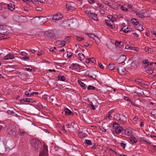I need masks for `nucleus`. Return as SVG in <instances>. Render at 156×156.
<instances>
[{
	"instance_id": "1",
	"label": "nucleus",
	"mask_w": 156,
	"mask_h": 156,
	"mask_svg": "<svg viewBox=\"0 0 156 156\" xmlns=\"http://www.w3.org/2000/svg\"><path fill=\"white\" fill-rule=\"evenodd\" d=\"M32 144V149L35 152H38L41 149V144L38 140H33L31 141Z\"/></svg>"
},
{
	"instance_id": "2",
	"label": "nucleus",
	"mask_w": 156,
	"mask_h": 156,
	"mask_svg": "<svg viewBox=\"0 0 156 156\" xmlns=\"http://www.w3.org/2000/svg\"><path fill=\"white\" fill-rule=\"evenodd\" d=\"M107 17L109 19L106 20V23L109 28L113 29L115 27L114 23L116 21V19L110 15H108Z\"/></svg>"
},
{
	"instance_id": "3",
	"label": "nucleus",
	"mask_w": 156,
	"mask_h": 156,
	"mask_svg": "<svg viewBox=\"0 0 156 156\" xmlns=\"http://www.w3.org/2000/svg\"><path fill=\"white\" fill-rule=\"evenodd\" d=\"M113 127L115 129V132L117 133H120L123 131L122 127L116 122L113 123Z\"/></svg>"
},
{
	"instance_id": "4",
	"label": "nucleus",
	"mask_w": 156,
	"mask_h": 156,
	"mask_svg": "<svg viewBox=\"0 0 156 156\" xmlns=\"http://www.w3.org/2000/svg\"><path fill=\"white\" fill-rule=\"evenodd\" d=\"M116 68L118 70L119 73L120 75H123L125 74L126 69L124 66L119 65L117 66Z\"/></svg>"
},
{
	"instance_id": "5",
	"label": "nucleus",
	"mask_w": 156,
	"mask_h": 156,
	"mask_svg": "<svg viewBox=\"0 0 156 156\" xmlns=\"http://www.w3.org/2000/svg\"><path fill=\"white\" fill-rule=\"evenodd\" d=\"M8 133L10 134L15 135L16 133V127L14 126H9V128L7 130Z\"/></svg>"
},
{
	"instance_id": "6",
	"label": "nucleus",
	"mask_w": 156,
	"mask_h": 156,
	"mask_svg": "<svg viewBox=\"0 0 156 156\" xmlns=\"http://www.w3.org/2000/svg\"><path fill=\"white\" fill-rule=\"evenodd\" d=\"M63 17V16L60 13H58L53 16L52 20L55 22H56L61 20Z\"/></svg>"
},
{
	"instance_id": "7",
	"label": "nucleus",
	"mask_w": 156,
	"mask_h": 156,
	"mask_svg": "<svg viewBox=\"0 0 156 156\" xmlns=\"http://www.w3.org/2000/svg\"><path fill=\"white\" fill-rule=\"evenodd\" d=\"M7 28L6 26L0 25V34L4 35L8 33L7 31Z\"/></svg>"
},
{
	"instance_id": "8",
	"label": "nucleus",
	"mask_w": 156,
	"mask_h": 156,
	"mask_svg": "<svg viewBox=\"0 0 156 156\" xmlns=\"http://www.w3.org/2000/svg\"><path fill=\"white\" fill-rule=\"evenodd\" d=\"M40 156H48L47 146H44L41 152H40Z\"/></svg>"
},
{
	"instance_id": "9",
	"label": "nucleus",
	"mask_w": 156,
	"mask_h": 156,
	"mask_svg": "<svg viewBox=\"0 0 156 156\" xmlns=\"http://www.w3.org/2000/svg\"><path fill=\"white\" fill-rule=\"evenodd\" d=\"M40 24H43L48 21V18L45 17H41L37 20Z\"/></svg>"
},
{
	"instance_id": "10",
	"label": "nucleus",
	"mask_w": 156,
	"mask_h": 156,
	"mask_svg": "<svg viewBox=\"0 0 156 156\" xmlns=\"http://www.w3.org/2000/svg\"><path fill=\"white\" fill-rule=\"evenodd\" d=\"M143 63H144V67L146 69L147 66H152L153 64L152 62H149L148 60L145 59L143 61Z\"/></svg>"
},
{
	"instance_id": "11",
	"label": "nucleus",
	"mask_w": 156,
	"mask_h": 156,
	"mask_svg": "<svg viewBox=\"0 0 156 156\" xmlns=\"http://www.w3.org/2000/svg\"><path fill=\"white\" fill-rule=\"evenodd\" d=\"M44 35L46 37L49 38H51L53 35L52 32L51 30L45 32L44 33Z\"/></svg>"
},
{
	"instance_id": "12",
	"label": "nucleus",
	"mask_w": 156,
	"mask_h": 156,
	"mask_svg": "<svg viewBox=\"0 0 156 156\" xmlns=\"http://www.w3.org/2000/svg\"><path fill=\"white\" fill-rule=\"evenodd\" d=\"M97 16V14L94 13H90V14H89V16L90 18L96 21L98 20Z\"/></svg>"
},
{
	"instance_id": "13",
	"label": "nucleus",
	"mask_w": 156,
	"mask_h": 156,
	"mask_svg": "<svg viewBox=\"0 0 156 156\" xmlns=\"http://www.w3.org/2000/svg\"><path fill=\"white\" fill-rule=\"evenodd\" d=\"M6 5L8 9L10 11H12L15 9V5L11 3L7 4Z\"/></svg>"
},
{
	"instance_id": "14",
	"label": "nucleus",
	"mask_w": 156,
	"mask_h": 156,
	"mask_svg": "<svg viewBox=\"0 0 156 156\" xmlns=\"http://www.w3.org/2000/svg\"><path fill=\"white\" fill-rule=\"evenodd\" d=\"M126 56L125 55H122L118 58L119 62L122 63L124 62L126 59Z\"/></svg>"
},
{
	"instance_id": "15",
	"label": "nucleus",
	"mask_w": 156,
	"mask_h": 156,
	"mask_svg": "<svg viewBox=\"0 0 156 156\" xmlns=\"http://www.w3.org/2000/svg\"><path fill=\"white\" fill-rule=\"evenodd\" d=\"M135 14L136 15L141 18H143L145 16L144 15L145 14L142 12H136Z\"/></svg>"
},
{
	"instance_id": "16",
	"label": "nucleus",
	"mask_w": 156,
	"mask_h": 156,
	"mask_svg": "<svg viewBox=\"0 0 156 156\" xmlns=\"http://www.w3.org/2000/svg\"><path fill=\"white\" fill-rule=\"evenodd\" d=\"M66 41H59L56 42V44L58 45L59 44L60 47H62L65 46L66 44Z\"/></svg>"
},
{
	"instance_id": "17",
	"label": "nucleus",
	"mask_w": 156,
	"mask_h": 156,
	"mask_svg": "<svg viewBox=\"0 0 156 156\" xmlns=\"http://www.w3.org/2000/svg\"><path fill=\"white\" fill-rule=\"evenodd\" d=\"M87 34V35H88V36L89 37H91V38L93 39H94L96 40H100L94 34L88 33Z\"/></svg>"
},
{
	"instance_id": "18",
	"label": "nucleus",
	"mask_w": 156,
	"mask_h": 156,
	"mask_svg": "<svg viewBox=\"0 0 156 156\" xmlns=\"http://www.w3.org/2000/svg\"><path fill=\"white\" fill-rule=\"evenodd\" d=\"M65 112L66 115H73V112L67 108H65Z\"/></svg>"
},
{
	"instance_id": "19",
	"label": "nucleus",
	"mask_w": 156,
	"mask_h": 156,
	"mask_svg": "<svg viewBox=\"0 0 156 156\" xmlns=\"http://www.w3.org/2000/svg\"><path fill=\"white\" fill-rule=\"evenodd\" d=\"M96 62V60L94 58H88L86 59V62L88 63L89 62H91L93 63H94Z\"/></svg>"
},
{
	"instance_id": "20",
	"label": "nucleus",
	"mask_w": 156,
	"mask_h": 156,
	"mask_svg": "<svg viewBox=\"0 0 156 156\" xmlns=\"http://www.w3.org/2000/svg\"><path fill=\"white\" fill-rule=\"evenodd\" d=\"M96 73L97 72L95 71L92 72V73L90 74L89 76L91 78L95 79L97 77L96 75Z\"/></svg>"
},
{
	"instance_id": "21",
	"label": "nucleus",
	"mask_w": 156,
	"mask_h": 156,
	"mask_svg": "<svg viewBox=\"0 0 156 156\" xmlns=\"http://www.w3.org/2000/svg\"><path fill=\"white\" fill-rule=\"evenodd\" d=\"M122 30L124 33H128V32H131V31L132 29L130 28L127 27L126 28H123L122 29Z\"/></svg>"
},
{
	"instance_id": "22",
	"label": "nucleus",
	"mask_w": 156,
	"mask_h": 156,
	"mask_svg": "<svg viewBox=\"0 0 156 156\" xmlns=\"http://www.w3.org/2000/svg\"><path fill=\"white\" fill-rule=\"evenodd\" d=\"M71 66L72 67L74 68V69H80V66L78 64L73 63L71 65Z\"/></svg>"
},
{
	"instance_id": "23",
	"label": "nucleus",
	"mask_w": 156,
	"mask_h": 156,
	"mask_svg": "<svg viewBox=\"0 0 156 156\" xmlns=\"http://www.w3.org/2000/svg\"><path fill=\"white\" fill-rule=\"evenodd\" d=\"M129 139L130 141L133 144L136 143L137 142L136 139L133 136H131Z\"/></svg>"
},
{
	"instance_id": "24",
	"label": "nucleus",
	"mask_w": 156,
	"mask_h": 156,
	"mask_svg": "<svg viewBox=\"0 0 156 156\" xmlns=\"http://www.w3.org/2000/svg\"><path fill=\"white\" fill-rule=\"evenodd\" d=\"M131 21V23L135 25H137L139 23V21L136 19L134 18L132 19Z\"/></svg>"
},
{
	"instance_id": "25",
	"label": "nucleus",
	"mask_w": 156,
	"mask_h": 156,
	"mask_svg": "<svg viewBox=\"0 0 156 156\" xmlns=\"http://www.w3.org/2000/svg\"><path fill=\"white\" fill-rule=\"evenodd\" d=\"M78 83L83 89H86L87 86L81 81H78Z\"/></svg>"
},
{
	"instance_id": "26",
	"label": "nucleus",
	"mask_w": 156,
	"mask_h": 156,
	"mask_svg": "<svg viewBox=\"0 0 156 156\" xmlns=\"http://www.w3.org/2000/svg\"><path fill=\"white\" fill-rule=\"evenodd\" d=\"M132 131L129 129H126L125 130L124 133L125 134L127 135H130L132 133Z\"/></svg>"
},
{
	"instance_id": "27",
	"label": "nucleus",
	"mask_w": 156,
	"mask_h": 156,
	"mask_svg": "<svg viewBox=\"0 0 156 156\" xmlns=\"http://www.w3.org/2000/svg\"><path fill=\"white\" fill-rule=\"evenodd\" d=\"M78 55L79 58H80V59L81 61H82V60H83L84 59V58H85V57L84 55L82 53H79Z\"/></svg>"
},
{
	"instance_id": "28",
	"label": "nucleus",
	"mask_w": 156,
	"mask_h": 156,
	"mask_svg": "<svg viewBox=\"0 0 156 156\" xmlns=\"http://www.w3.org/2000/svg\"><path fill=\"white\" fill-rule=\"evenodd\" d=\"M123 45V43L121 41H116L115 43V45L116 46L120 47V46H122Z\"/></svg>"
},
{
	"instance_id": "29",
	"label": "nucleus",
	"mask_w": 156,
	"mask_h": 156,
	"mask_svg": "<svg viewBox=\"0 0 156 156\" xmlns=\"http://www.w3.org/2000/svg\"><path fill=\"white\" fill-rule=\"evenodd\" d=\"M145 49L146 51L148 52V53H151L153 52V51L151 48H149L148 47H145Z\"/></svg>"
},
{
	"instance_id": "30",
	"label": "nucleus",
	"mask_w": 156,
	"mask_h": 156,
	"mask_svg": "<svg viewBox=\"0 0 156 156\" xmlns=\"http://www.w3.org/2000/svg\"><path fill=\"white\" fill-rule=\"evenodd\" d=\"M115 68L114 65L113 64H110L108 66V69L111 70H113Z\"/></svg>"
},
{
	"instance_id": "31",
	"label": "nucleus",
	"mask_w": 156,
	"mask_h": 156,
	"mask_svg": "<svg viewBox=\"0 0 156 156\" xmlns=\"http://www.w3.org/2000/svg\"><path fill=\"white\" fill-rule=\"evenodd\" d=\"M58 78L59 80L62 81H63L65 80L66 79V78L63 76H58Z\"/></svg>"
},
{
	"instance_id": "32",
	"label": "nucleus",
	"mask_w": 156,
	"mask_h": 156,
	"mask_svg": "<svg viewBox=\"0 0 156 156\" xmlns=\"http://www.w3.org/2000/svg\"><path fill=\"white\" fill-rule=\"evenodd\" d=\"M85 144H87L89 145H91L92 144V143L91 141L89 140H86L84 141Z\"/></svg>"
},
{
	"instance_id": "33",
	"label": "nucleus",
	"mask_w": 156,
	"mask_h": 156,
	"mask_svg": "<svg viewBox=\"0 0 156 156\" xmlns=\"http://www.w3.org/2000/svg\"><path fill=\"white\" fill-rule=\"evenodd\" d=\"M114 118L115 120H121V118H120V115L119 114H117L114 116Z\"/></svg>"
},
{
	"instance_id": "34",
	"label": "nucleus",
	"mask_w": 156,
	"mask_h": 156,
	"mask_svg": "<svg viewBox=\"0 0 156 156\" xmlns=\"http://www.w3.org/2000/svg\"><path fill=\"white\" fill-rule=\"evenodd\" d=\"M66 8L68 9V10L70 9H73V7L71 5L69 4H66Z\"/></svg>"
},
{
	"instance_id": "35",
	"label": "nucleus",
	"mask_w": 156,
	"mask_h": 156,
	"mask_svg": "<svg viewBox=\"0 0 156 156\" xmlns=\"http://www.w3.org/2000/svg\"><path fill=\"white\" fill-rule=\"evenodd\" d=\"M24 101L25 102H33L32 100L29 98H25Z\"/></svg>"
},
{
	"instance_id": "36",
	"label": "nucleus",
	"mask_w": 156,
	"mask_h": 156,
	"mask_svg": "<svg viewBox=\"0 0 156 156\" xmlns=\"http://www.w3.org/2000/svg\"><path fill=\"white\" fill-rule=\"evenodd\" d=\"M91 104L89 105V107L90 108V109L94 110L95 109L94 106L92 104V102H91Z\"/></svg>"
},
{
	"instance_id": "37",
	"label": "nucleus",
	"mask_w": 156,
	"mask_h": 156,
	"mask_svg": "<svg viewBox=\"0 0 156 156\" xmlns=\"http://www.w3.org/2000/svg\"><path fill=\"white\" fill-rule=\"evenodd\" d=\"M95 6L97 8H98L100 9H101L104 7V6L101 4L100 3H98L96 6Z\"/></svg>"
},
{
	"instance_id": "38",
	"label": "nucleus",
	"mask_w": 156,
	"mask_h": 156,
	"mask_svg": "<svg viewBox=\"0 0 156 156\" xmlns=\"http://www.w3.org/2000/svg\"><path fill=\"white\" fill-rule=\"evenodd\" d=\"M151 114L156 118V109L152 111L151 112Z\"/></svg>"
},
{
	"instance_id": "39",
	"label": "nucleus",
	"mask_w": 156,
	"mask_h": 156,
	"mask_svg": "<svg viewBox=\"0 0 156 156\" xmlns=\"http://www.w3.org/2000/svg\"><path fill=\"white\" fill-rule=\"evenodd\" d=\"M121 9L123 11H127L128 10V9L126 7L122 5L121 6Z\"/></svg>"
},
{
	"instance_id": "40",
	"label": "nucleus",
	"mask_w": 156,
	"mask_h": 156,
	"mask_svg": "<svg viewBox=\"0 0 156 156\" xmlns=\"http://www.w3.org/2000/svg\"><path fill=\"white\" fill-rule=\"evenodd\" d=\"M95 89V87H94L91 86L89 85L87 87V89L88 90H94Z\"/></svg>"
},
{
	"instance_id": "41",
	"label": "nucleus",
	"mask_w": 156,
	"mask_h": 156,
	"mask_svg": "<svg viewBox=\"0 0 156 156\" xmlns=\"http://www.w3.org/2000/svg\"><path fill=\"white\" fill-rule=\"evenodd\" d=\"M147 73L150 74H151L153 73V70L151 68L147 70Z\"/></svg>"
},
{
	"instance_id": "42",
	"label": "nucleus",
	"mask_w": 156,
	"mask_h": 156,
	"mask_svg": "<svg viewBox=\"0 0 156 156\" xmlns=\"http://www.w3.org/2000/svg\"><path fill=\"white\" fill-rule=\"evenodd\" d=\"M44 51L42 50H41L39 51H38L37 53V55L38 56H40L44 54Z\"/></svg>"
},
{
	"instance_id": "43",
	"label": "nucleus",
	"mask_w": 156,
	"mask_h": 156,
	"mask_svg": "<svg viewBox=\"0 0 156 156\" xmlns=\"http://www.w3.org/2000/svg\"><path fill=\"white\" fill-rule=\"evenodd\" d=\"M39 94V93L38 92H33L30 94V95L31 96H33L34 95L36 96L37 95Z\"/></svg>"
},
{
	"instance_id": "44",
	"label": "nucleus",
	"mask_w": 156,
	"mask_h": 156,
	"mask_svg": "<svg viewBox=\"0 0 156 156\" xmlns=\"http://www.w3.org/2000/svg\"><path fill=\"white\" fill-rule=\"evenodd\" d=\"M125 48L127 49L132 50L133 49V48L131 46L128 45L126 46Z\"/></svg>"
},
{
	"instance_id": "45",
	"label": "nucleus",
	"mask_w": 156,
	"mask_h": 156,
	"mask_svg": "<svg viewBox=\"0 0 156 156\" xmlns=\"http://www.w3.org/2000/svg\"><path fill=\"white\" fill-rule=\"evenodd\" d=\"M25 133V132L23 130H20L19 132V134L20 136L23 135Z\"/></svg>"
},
{
	"instance_id": "46",
	"label": "nucleus",
	"mask_w": 156,
	"mask_h": 156,
	"mask_svg": "<svg viewBox=\"0 0 156 156\" xmlns=\"http://www.w3.org/2000/svg\"><path fill=\"white\" fill-rule=\"evenodd\" d=\"M84 12L87 14H88L89 15L90 14V10L89 9H85L83 10Z\"/></svg>"
},
{
	"instance_id": "47",
	"label": "nucleus",
	"mask_w": 156,
	"mask_h": 156,
	"mask_svg": "<svg viewBox=\"0 0 156 156\" xmlns=\"http://www.w3.org/2000/svg\"><path fill=\"white\" fill-rule=\"evenodd\" d=\"M124 99H125V100H126V101H129V102L131 101V99L130 98H129L128 97H124Z\"/></svg>"
},
{
	"instance_id": "48",
	"label": "nucleus",
	"mask_w": 156,
	"mask_h": 156,
	"mask_svg": "<svg viewBox=\"0 0 156 156\" xmlns=\"http://www.w3.org/2000/svg\"><path fill=\"white\" fill-rule=\"evenodd\" d=\"M84 40V39L83 38L81 37L78 36H77V40L79 41H81Z\"/></svg>"
},
{
	"instance_id": "49",
	"label": "nucleus",
	"mask_w": 156,
	"mask_h": 156,
	"mask_svg": "<svg viewBox=\"0 0 156 156\" xmlns=\"http://www.w3.org/2000/svg\"><path fill=\"white\" fill-rule=\"evenodd\" d=\"M30 91V90H29V91H27L25 92V95L28 97L31 96L30 95V93L29 92Z\"/></svg>"
},
{
	"instance_id": "50",
	"label": "nucleus",
	"mask_w": 156,
	"mask_h": 156,
	"mask_svg": "<svg viewBox=\"0 0 156 156\" xmlns=\"http://www.w3.org/2000/svg\"><path fill=\"white\" fill-rule=\"evenodd\" d=\"M31 1L35 4H37L38 3V0H31Z\"/></svg>"
},
{
	"instance_id": "51",
	"label": "nucleus",
	"mask_w": 156,
	"mask_h": 156,
	"mask_svg": "<svg viewBox=\"0 0 156 156\" xmlns=\"http://www.w3.org/2000/svg\"><path fill=\"white\" fill-rule=\"evenodd\" d=\"M138 30L140 31H142L144 29L141 25H139L138 27Z\"/></svg>"
},
{
	"instance_id": "52",
	"label": "nucleus",
	"mask_w": 156,
	"mask_h": 156,
	"mask_svg": "<svg viewBox=\"0 0 156 156\" xmlns=\"http://www.w3.org/2000/svg\"><path fill=\"white\" fill-rule=\"evenodd\" d=\"M72 53L70 52H67V56L68 58H70L72 56Z\"/></svg>"
},
{
	"instance_id": "53",
	"label": "nucleus",
	"mask_w": 156,
	"mask_h": 156,
	"mask_svg": "<svg viewBox=\"0 0 156 156\" xmlns=\"http://www.w3.org/2000/svg\"><path fill=\"white\" fill-rule=\"evenodd\" d=\"M17 18H18V19H19V21L20 22H22L23 21L22 20L23 19V18H24V17H17Z\"/></svg>"
},
{
	"instance_id": "54",
	"label": "nucleus",
	"mask_w": 156,
	"mask_h": 156,
	"mask_svg": "<svg viewBox=\"0 0 156 156\" xmlns=\"http://www.w3.org/2000/svg\"><path fill=\"white\" fill-rule=\"evenodd\" d=\"M55 49V50H56V48L55 47H54V49H53V48H50L49 51L51 52H55L56 51H54Z\"/></svg>"
},
{
	"instance_id": "55",
	"label": "nucleus",
	"mask_w": 156,
	"mask_h": 156,
	"mask_svg": "<svg viewBox=\"0 0 156 156\" xmlns=\"http://www.w3.org/2000/svg\"><path fill=\"white\" fill-rule=\"evenodd\" d=\"M21 54L23 56H26L28 55V54L24 51H22L21 53Z\"/></svg>"
},
{
	"instance_id": "56",
	"label": "nucleus",
	"mask_w": 156,
	"mask_h": 156,
	"mask_svg": "<svg viewBox=\"0 0 156 156\" xmlns=\"http://www.w3.org/2000/svg\"><path fill=\"white\" fill-rule=\"evenodd\" d=\"M30 59V58L29 57L27 56H25L22 57V59L23 60H25L26 59Z\"/></svg>"
},
{
	"instance_id": "57",
	"label": "nucleus",
	"mask_w": 156,
	"mask_h": 156,
	"mask_svg": "<svg viewBox=\"0 0 156 156\" xmlns=\"http://www.w3.org/2000/svg\"><path fill=\"white\" fill-rule=\"evenodd\" d=\"M25 69L27 71L30 72H31L33 70L32 68H25Z\"/></svg>"
},
{
	"instance_id": "58",
	"label": "nucleus",
	"mask_w": 156,
	"mask_h": 156,
	"mask_svg": "<svg viewBox=\"0 0 156 156\" xmlns=\"http://www.w3.org/2000/svg\"><path fill=\"white\" fill-rule=\"evenodd\" d=\"M107 5H108V6H109L111 8H114V6L113 5L111 4V3H109L108 2L107 4Z\"/></svg>"
},
{
	"instance_id": "59",
	"label": "nucleus",
	"mask_w": 156,
	"mask_h": 156,
	"mask_svg": "<svg viewBox=\"0 0 156 156\" xmlns=\"http://www.w3.org/2000/svg\"><path fill=\"white\" fill-rule=\"evenodd\" d=\"M98 66L101 69H103L104 68V66L101 63H98Z\"/></svg>"
},
{
	"instance_id": "60",
	"label": "nucleus",
	"mask_w": 156,
	"mask_h": 156,
	"mask_svg": "<svg viewBox=\"0 0 156 156\" xmlns=\"http://www.w3.org/2000/svg\"><path fill=\"white\" fill-rule=\"evenodd\" d=\"M136 83H138L139 84H141V80L137 79L136 80Z\"/></svg>"
},
{
	"instance_id": "61",
	"label": "nucleus",
	"mask_w": 156,
	"mask_h": 156,
	"mask_svg": "<svg viewBox=\"0 0 156 156\" xmlns=\"http://www.w3.org/2000/svg\"><path fill=\"white\" fill-rule=\"evenodd\" d=\"M9 59H12L14 58V56L12 55H9Z\"/></svg>"
},
{
	"instance_id": "62",
	"label": "nucleus",
	"mask_w": 156,
	"mask_h": 156,
	"mask_svg": "<svg viewBox=\"0 0 156 156\" xmlns=\"http://www.w3.org/2000/svg\"><path fill=\"white\" fill-rule=\"evenodd\" d=\"M7 113L9 115H11L13 113V112L12 111L10 110H8L7 111Z\"/></svg>"
},
{
	"instance_id": "63",
	"label": "nucleus",
	"mask_w": 156,
	"mask_h": 156,
	"mask_svg": "<svg viewBox=\"0 0 156 156\" xmlns=\"http://www.w3.org/2000/svg\"><path fill=\"white\" fill-rule=\"evenodd\" d=\"M139 95H140L142 96L144 94V92L142 90H140V92H139Z\"/></svg>"
},
{
	"instance_id": "64",
	"label": "nucleus",
	"mask_w": 156,
	"mask_h": 156,
	"mask_svg": "<svg viewBox=\"0 0 156 156\" xmlns=\"http://www.w3.org/2000/svg\"><path fill=\"white\" fill-rule=\"evenodd\" d=\"M132 5H129L127 6L128 8L132 10Z\"/></svg>"
}]
</instances>
